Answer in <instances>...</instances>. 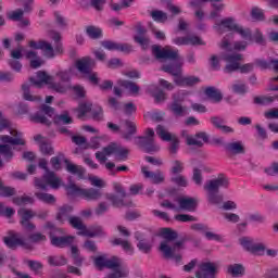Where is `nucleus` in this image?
Returning <instances> with one entry per match:
<instances>
[{"label":"nucleus","instance_id":"obj_1","mask_svg":"<svg viewBox=\"0 0 278 278\" xmlns=\"http://www.w3.org/2000/svg\"><path fill=\"white\" fill-rule=\"evenodd\" d=\"M220 188H229V178L225 174H219L216 178L210 179L204 184L211 205H220L225 198L220 194Z\"/></svg>","mask_w":278,"mask_h":278},{"label":"nucleus","instance_id":"obj_2","mask_svg":"<svg viewBox=\"0 0 278 278\" xmlns=\"http://www.w3.org/2000/svg\"><path fill=\"white\" fill-rule=\"evenodd\" d=\"M222 60H224V62H227L224 68L225 73H236V71H240V73L247 74L251 73L255 66L253 63L240 65V62H242L243 60V56L240 53L224 54L222 56Z\"/></svg>","mask_w":278,"mask_h":278},{"label":"nucleus","instance_id":"obj_3","mask_svg":"<svg viewBox=\"0 0 278 278\" xmlns=\"http://www.w3.org/2000/svg\"><path fill=\"white\" fill-rule=\"evenodd\" d=\"M114 193H106L105 199L106 201H111L113 207H132L134 202L131 200H125L127 199V192L125 191V188H123V185L121 182L113 184Z\"/></svg>","mask_w":278,"mask_h":278},{"label":"nucleus","instance_id":"obj_4","mask_svg":"<svg viewBox=\"0 0 278 278\" xmlns=\"http://www.w3.org/2000/svg\"><path fill=\"white\" fill-rule=\"evenodd\" d=\"M154 137L155 131L153 128H148L146 130V136L136 137L135 144L146 153H157V151H160V146L155 143Z\"/></svg>","mask_w":278,"mask_h":278},{"label":"nucleus","instance_id":"obj_5","mask_svg":"<svg viewBox=\"0 0 278 278\" xmlns=\"http://www.w3.org/2000/svg\"><path fill=\"white\" fill-rule=\"evenodd\" d=\"M66 190L68 194H78V197H81L83 199H86V201H99L103 197V193L101 190L89 188V189H81L77 187V185L71 182Z\"/></svg>","mask_w":278,"mask_h":278},{"label":"nucleus","instance_id":"obj_6","mask_svg":"<svg viewBox=\"0 0 278 278\" xmlns=\"http://www.w3.org/2000/svg\"><path fill=\"white\" fill-rule=\"evenodd\" d=\"M48 186H51L53 190H58L62 186V179L53 172H47L42 178H35V188H38V190H47Z\"/></svg>","mask_w":278,"mask_h":278},{"label":"nucleus","instance_id":"obj_7","mask_svg":"<svg viewBox=\"0 0 278 278\" xmlns=\"http://www.w3.org/2000/svg\"><path fill=\"white\" fill-rule=\"evenodd\" d=\"M156 134L161 137V140L169 142V153L172 155L177 154V151H179V138H177V135L168 132L166 127H164L163 125H157Z\"/></svg>","mask_w":278,"mask_h":278},{"label":"nucleus","instance_id":"obj_8","mask_svg":"<svg viewBox=\"0 0 278 278\" xmlns=\"http://www.w3.org/2000/svg\"><path fill=\"white\" fill-rule=\"evenodd\" d=\"M55 114V109L49 106L47 104H42L39 109V112L30 115L31 123H39L40 125H46L47 127H51V121L49 118H53Z\"/></svg>","mask_w":278,"mask_h":278},{"label":"nucleus","instance_id":"obj_9","mask_svg":"<svg viewBox=\"0 0 278 278\" xmlns=\"http://www.w3.org/2000/svg\"><path fill=\"white\" fill-rule=\"evenodd\" d=\"M185 242H186V239L176 241L173 248L170 245H167L166 242H161L160 251L164 253L165 257H170L172 260H176V262H181V255L175 254V252L179 251V249H184Z\"/></svg>","mask_w":278,"mask_h":278},{"label":"nucleus","instance_id":"obj_10","mask_svg":"<svg viewBox=\"0 0 278 278\" xmlns=\"http://www.w3.org/2000/svg\"><path fill=\"white\" fill-rule=\"evenodd\" d=\"M152 54L156 60H179V50H173L168 47L152 46Z\"/></svg>","mask_w":278,"mask_h":278},{"label":"nucleus","instance_id":"obj_11","mask_svg":"<svg viewBox=\"0 0 278 278\" xmlns=\"http://www.w3.org/2000/svg\"><path fill=\"white\" fill-rule=\"evenodd\" d=\"M239 242L245 251L253 253V255H263L266 251V245L264 243H255L253 239L249 237H242L239 239Z\"/></svg>","mask_w":278,"mask_h":278},{"label":"nucleus","instance_id":"obj_12","mask_svg":"<svg viewBox=\"0 0 278 278\" xmlns=\"http://www.w3.org/2000/svg\"><path fill=\"white\" fill-rule=\"evenodd\" d=\"M4 244L8 245L9 249H16V247H23V249H27L31 251V244L27 243L25 239L20 237L17 233L9 232L8 237H3Z\"/></svg>","mask_w":278,"mask_h":278},{"label":"nucleus","instance_id":"obj_13","mask_svg":"<svg viewBox=\"0 0 278 278\" xmlns=\"http://www.w3.org/2000/svg\"><path fill=\"white\" fill-rule=\"evenodd\" d=\"M74 65L78 73H81V75H90V73H92V68L97 66V63L92 58L84 56L81 59H77Z\"/></svg>","mask_w":278,"mask_h":278},{"label":"nucleus","instance_id":"obj_14","mask_svg":"<svg viewBox=\"0 0 278 278\" xmlns=\"http://www.w3.org/2000/svg\"><path fill=\"white\" fill-rule=\"evenodd\" d=\"M177 203L179 205L178 210L182 212H197V205H199L195 198L188 197L177 198Z\"/></svg>","mask_w":278,"mask_h":278},{"label":"nucleus","instance_id":"obj_15","mask_svg":"<svg viewBox=\"0 0 278 278\" xmlns=\"http://www.w3.org/2000/svg\"><path fill=\"white\" fill-rule=\"evenodd\" d=\"M197 278L216 277V265L214 263H202L200 269L195 273Z\"/></svg>","mask_w":278,"mask_h":278},{"label":"nucleus","instance_id":"obj_16","mask_svg":"<svg viewBox=\"0 0 278 278\" xmlns=\"http://www.w3.org/2000/svg\"><path fill=\"white\" fill-rule=\"evenodd\" d=\"M167 110H169V112H172V114L177 118L187 116L188 114V106L181 105L175 94L173 96V102L167 106Z\"/></svg>","mask_w":278,"mask_h":278},{"label":"nucleus","instance_id":"obj_17","mask_svg":"<svg viewBox=\"0 0 278 278\" xmlns=\"http://www.w3.org/2000/svg\"><path fill=\"white\" fill-rule=\"evenodd\" d=\"M50 240L53 247H59L60 249H64V247H68V244H73L75 237L73 236H64L58 237V233L50 231Z\"/></svg>","mask_w":278,"mask_h":278},{"label":"nucleus","instance_id":"obj_18","mask_svg":"<svg viewBox=\"0 0 278 278\" xmlns=\"http://www.w3.org/2000/svg\"><path fill=\"white\" fill-rule=\"evenodd\" d=\"M135 240L138 241L137 249H139V251H141V253H146L147 255H148V253H151V250L153 249V244H151V242L146 240L144 235L142 232L136 231Z\"/></svg>","mask_w":278,"mask_h":278},{"label":"nucleus","instance_id":"obj_19","mask_svg":"<svg viewBox=\"0 0 278 278\" xmlns=\"http://www.w3.org/2000/svg\"><path fill=\"white\" fill-rule=\"evenodd\" d=\"M224 149L228 155H241L245 153L244 143H242V141L226 143Z\"/></svg>","mask_w":278,"mask_h":278},{"label":"nucleus","instance_id":"obj_20","mask_svg":"<svg viewBox=\"0 0 278 278\" xmlns=\"http://www.w3.org/2000/svg\"><path fill=\"white\" fill-rule=\"evenodd\" d=\"M199 138L201 140H199ZM186 142L189 147H203V142H210V137L206 132H198L194 137L187 135Z\"/></svg>","mask_w":278,"mask_h":278},{"label":"nucleus","instance_id":"obj_21","mask_svg":"<svg viewBox=\"0 0 278 278\" xmlns=\"http://www.w3.org/2000/svg\"><path fill=\"white\" fill-rule=\"evenodd\" d=\"M73 213V206L68 204H64L58 208V213L55 215V220L64 225L68 218H71V214Z\"/></svg>","mask_w":278,"mask_h":278},{"label":"nucleus","instance_id":"obj_22","mask_svg":"<svg viewBox=\"0 0 278 278\" xmlns=\"http://www.w3.org/2000/svg\"><path fill=\"white\" fill-rule=\"evenodd\" d=\"M141 172L146 179H151L152 184H164V173L162 170H156V173L150 172L149 167H141Z\"/></svg>","mask_w":278,"mask_h":278},{"label":"nucleus","instance_id":"obj_23","mask_svg":"<svg viewBox=\"0 0 278 278\" xmlns=\"http://www.w3.org/2000/svg\"><path fill=\"white\" fill-rule=\"evenodd\" d=\"M67 173L72 175H77L78 179H84L86 175V168L81 167V165H76L71 163L67 159L64 160Z\"/></svg>","mask_w":278,"mask_h":278},{"label":"nucleus","instance_id":"obj_24","mask_svg":"<svg viewBox=\"0 0 278 278\" xmlns=\"http://www.w3.org/2000/svg\"><path fill=\"white\" fill-rule=\"evenodd\" d=\"M37 78L39 80H36V78H30V84L35 86L36 88H42L43 84H51V76H49L46 72L39 71L37 73Z\"/></svg>","mask_w":278,"mask_h":278},{"label":"nucleus","instance_id":"obj_25","mask_svg":"<svg viewBox=\"0 0 278 278\" xmlns=\"http://www.w3.org/2000/svg\"><path fill=\"white\" fill-rule=\"evenodd\" d=\"M211 123L216 127V129H220L223 134H233V128L225 125V118L220 116L211 117Z\"/></svg>","mask_w":278,"mask_h":278},{"label":"nucleus","instance_id":"obj_26","mask_svg":"<svg viewBox=\"0 0 278 278\" xmlns=\"http://www.w3.org/2000/svg\"><path fill=\"white\" fill-rule=\"evenodd\" d=\"M78 236H86L87 238H97V236H105V232L103 231V228L100 226L90 229H88V227L85 226L81 229V231L78 232Z\"/></svg>","mask_w":278,"mask_h":278},{"label":"nucleus","instance_id":"obj_27","mask_svg":"<svg viewBox=\"0 0 278 278\" xmlns=\"http://www.w3.org/2000/svg\"><path fill=\"white\" fill-rule=\"evenodd\" d=\"M175 84H177V86H197V84H199L201 81L200 77L197 76H187V77H177L174 79Z\"/></svg>","mask_w":278,"mask_h":278},{"label":"nucleus","instance_id":"obj_28","mask_svg":"<svg viewBox=\"0 0 278 278\" xmlns=\"http://www.w3.org/2000/svg\"><path fill=\"white\" fill-rule=\"evenodd\" d=\"M216 27H217V31L223 34L222 31L223 27L228 29V31H236V29L238 28V24H236V21L232 17H227L225 20H222L219 24H216Z\"/></svg>","mask_w":278,"mask_h":278},{"label":"nucleus","instance_id":"obj_29","mask_svg":"<svg viewBox=\"0 0 278 278\" xmlns=\"http://www.w3.org/2000/svg\"><path fill=\"white\" fill-rule=\"evenodd\" d=\"M71 254L74 266H77V268H81L84 266V256H81V253L79 252V248L77 245L71 247Z\"/></svg>","mask_w":278,"mask_h":278},{"label":"nucleus","instance_id":"obj_30","mask_svg":"<svg viewBox=\"0 0 278 278\" xmlns=\"http://www.w3.org/2000/svg\"><path fill=\"white\" fill-rule=\"evenodd\" d=\"M125 126L127 131L122 135V138H124V140H131V138H134V136H136L137 132L136 123L126 119Z\"/></svg>","mask_w":278,"mask_h":278},{"label":"nucleus","instance_id":"obj_31","mask_svg":"<svg viewBox=\"0 0 278 278\" xmlns=\"http://www.w3.org/2000/svg\"><path fill=\"white\" fill-rule=\"evenodd\" d=\"M111 243L113 247H122L126 253H134V247H131V243L128 240L122 239V238H115L111 240Z\"/></svg>","mask_w":278,"mask_h":278},{"label":"nucleus","instance_id":"obj_32","mask_svg":"<svg viewBox=\"0 0 278 278\" xmlns=\"http://www.w3.org/2000/svg\"><path fill=\"white\" fill-rule=\"evenodd\" d=\"M204 92L206 97L215 101V103H220L223 101V93L215 87H207Z\"/></svg>","mask_w":278,"mask_h":278},{"label":"nucleus","instance_id":"obj_33","mask_svg":"<svg viewBox=\"0 0 278 278\" xmlns=\"http://www.w3.org/2000/svg\"><path fill=\"white\" fill-rule=\"evenodd\" d=\"M161 236L162 238H164L166 242L167 247H168V242H173V240H177V238H179V233H177V231L173 230L172 228H163L161 230Z\"/></svg>","mask_w":278,"mask_h":278},{"label":"nucleus","instance_id":"obj_34","mask_svg":"<svg viewBox=\"0 0 278 278\" xmlns=\"http://www.w3.org/2000/svg\"><path fill=\"white\" fill-rule=\"evenodd\" d=\"M118 86H122V88H126V90H129L131 94H138L140 92V87L138 84L131 81V80H118Z\"/></svg>","mask_w":278,"mask_h":278},{"label":"nucleus","instance_id":"obj_35","mask_svg":"<svg viewBox=\"0 0 278 278\" xmlns=\"http://www.w3.org/2000/svg\"><path fill=\"white\" fill-rule=\"evenodd\" d=\"M86 34L92 40H99V38L103 36V30L100 27H97L94 25H89L86 27Z\"/></svg>","mask_w":278,"mask_h":278},{"label":"nucleus","instance_id":"obj_36","mask_svg":"<svg viewBox=\"0 0 278 278\" xmlns=\"http://www.w3.org/2000/svg\"><path fill=\"white\" fill-rule=\"evenodd\" d=\"M39 49L41 51H43V55L46 58H49V59L55 58V52L53 50V46H51L50 42L45 41V40H40Z\"/></svg>","mask_w":278,"mask_h":278},{"label":"nucleus","instance_id":"obj_37","mask_svg":"<svg viewBox=\"0 0 278 278\" xmlns=\"http://www.w3.org/2000/svg\"><path fill=\"white\" fill-rule=\"evenodd\" d=\"M17 214L21 218L20 223L31 222V218H34L36 216V212H34L29 208H20L17 211Z\"/></svg>","mask_w":278,"mask_h":278},{"label":"nucleus","instance_id":"obj_38","mask_svg":"<svg viewBox=\"0 0 278 278\" xmlns=\"http://www.w3.org/2000/svg\"><path fill=\"white\" fill-rule=\"evenodd\" d=\"M35 197H37V199L39 201H42V203H47V205H55V195L50 194V193H45V192H36Z\"/></svg>","mask_w":278,"mask_h":278},{"label":"nucleus","instance_id":"obj_39","mask_svg":"<svg viewBox=\"0 0 278 278\" xmlns=\"http://www.w3.org/2000/svg\"><path fill=\"white\" fill-rule=\"evenodd\" d=\"M77 118H84L88 112H92V104L90 102H81L76 109Z\"/></svg>","mask_w":278,"mask_h":278},{"label":"nucleus","instance_id":"obj_40","mask_svg":"<svg viewBox=\"0 0 278 278\" xmlns=\"http://www.w3.org/2000/svg\"><path fill=\"white\" fill-rule=\"evenodd\" d=\"M127 157H129V149L123 148L119 144H117V148L115 150V161L125 162Z\"/></svg>","mask_w":278,"mask_h":278},{"label":"nucleus","instance_id":"obj_41","mask_svg":"<svg viewBox=\"0 0 278 278\" xmlns=\"http://www.w3.org/2000/svg\"><path fill=\"white\" fill-rule=\"evenodd\" d=\"M161 71H164V73H168L169 75H173V77H179L181 75V65H163L161 67Z\"/></svg>","mask_w":278,"mask_h":278},{"label":"nucleus","instance_id":"obj_42","mask_svg":"<svg viewBox=\"0 0 278 278\" xmlns=\"http://www.w3.org/2000/svg\"><path fill=\"white\" fill-rule=\"evenodd\" d=\"M255 64L257 66H260L261 68H274V71H276V73H278V60L277 59H273L270 60V62H266L264 60H256Z\"/></svg>","mask_w":278,"mask_h":278},{"label":"nucleus","instance_id":"obj_43","mask_svg":"<svg viewBox=\"0 0 278 278\" xmlns=\"http://www.w3.org/2000/svg\"><path fill=\"white\" fill-rule=\"evenodd\" d=\"M150 16H152L153 21L156 23H166L168 21V14L160 10L152 11Z\"/></svg>","mask_w":278,"mask_h":278},{"label":"nucleus","instance_id":"obj_44","mask_svg":"<svg viewBox=\"0 0 278 278\" xmlns=\"http://www.w3.org/2000/svg\"><path fill=\"white\" fill-rule=\"evenodd\" d=\"M53 121L54 125H71L73 123V118L68 116V112L54 116Z\"/></svg>","mask_w":278,"mask_h":278},{"label":"nucleus","instance_id":"obj_45","mask_svg":"<svg viewBox=\"0 0 278 278\" xmlns=\"http://www.w3.org/2000/svg\"><path fill=\"white\" fill-rule=\"evenodd\" d=\"M68 224L71 227H73V229H77L78 231H81L86 227V224H84L81 217L77 216H71L68 218Z\"/></svg>","mask_w":278,"mask_h":278},{"label":"nucleus","instance_id":"obj_46","mask_svg":"<svg viewBox=\"0 0 278 278\" xmlns=\"http://www.w3.org/2000/svg\"><path fill=\"white\" fill-rule=\"evenodd\" d=\"M67 260L64 256H49L48 263L50 266H66Z\"/></svg>","mask_w":278,"mask_h":278},{"label":"nucleus","instance_id":"obj_47","mask_svg":"<svg viewBox=\"0 0 278 278\" xmlns=\"http://www.w3.org/2000/svg\"><path fill=\"white\" fill-rule=\"evenodd\" d=\"M22 90L25 101H42V98L29 93V85H22Z\"/></svg>","mask_w":278,"mask_h":278},{"label":"nucleus","instance_id":"obj_48","mask_svg":"<svg viewBox=\"0 0 278 278\" xmlns=\"http://www.w3.org/2000/svg\"><path fill=\"white\" fill-rule=\"evenodd\" d=\"M123 266V263L121 262V258L117 256H112L111 258H106V268L110 270H115L116 268H121Z\"/></svg>","mask_w":278,"mask_h":278},{"label":"nucleus","instance_id":"obj_49","mask_svg":"<svg viewBox=\"0 0 278 278\" xmlns=\"http://www.w3.org/2000/svg\"><path fill=\"white\" fill-rule=\"evenodd\" d=\"M114 273H111L108 275V278H125L128 277L129 270H127L125 267H117L116 269H113Z\"/></svg>","mask_w":278,"mask_h":278},{"label":"nucleus","instance_id":"obj_50","mask_svg":"<svg viewBox=\"0 0 278 278\" xmlns=\"http://www.w3.org/2000/svg\"><path fill=\"white\" fill-rule=\"evenodd\" d=\"M93 264L96 268H98V270H103V268H106L108 266V255L103 254V255L97 256L93 260Z\"/></svg>","mask_w":278,"mask_h":278},{"label":"nucleus","instance_id":"obj_51","mask_svg":"<svg viewBox=\"0 0 278 278\" xmlns=\"http://www.w3.org/2000/svg\"><path fill=\"white\" fill-rule=\"evenodd\" d=\"M39 147L42 155H53L54 153L53 147H51L49 141L47 140L40 141Z\"/></svg>","mask_w":278,"mask_h":278},{"label":"nucleus","instance_id":"obj_52","mask_svg":"<svg viewBox=\"0 0 278 278\" xmlns=\"http://www.w3.org/2000/svg\"><path fill=\"white\" fill-rule=\"evenodd\" d=\"M16 194V189L13 187L3 186L0 181V197H14Z\"/></svg>","mask_w":278,"mask_h":278},{"label":"nucleus","instance_id":"obj_53","mask_svg":"<svg viewBox=\"0 0 278 278\" xmlns=\"http://www.w3.org/2000/svg\"><path fill=\"white\" fill-rule=\"evenodd\" d=\"M228 273L232 275V277H238V275H244V266L240 264L229 265Z\"/></svg>","mask_w":278,"mask_h":278},{"label":"nucleus","instance_id":"obj_54","mask_svg":"<svg viewBox=\"0 0 278 278\" xmlns=\"http://www.w3.org/2000/svg\"><path fill=\"white\" fill-rule=\"evenodd\" d=\"M170 173L172 175H181V173H184V162L179 160L173 161Z\"/></svg>","mask_w":278,"mask_h":278},{"label":"nucleus","instance_id":"obj_55","mask_svg":"<svg viewBox=\"0 0 278 278\" xmlns=\"http://www.w3.org/2000/svg\"><path fill=\"white\" fill-rule=\"evenodd\" d=\"M28 240L34 244H40V242H47V236L42 235V232H35L28 236Z\"/></svg>","mask_w":278,"mask_h":278},{"label":"nucleus","instance_id":"obj_56","mask_svg":"<svg viewBox=\"0 0 278 278\" xmlns=\"http://www.w3.org/2000/svg\"><path fill=\"white\" fill-rule=\"evenodd\" d=\"M175 220L178 223H197V217L189 214H178L175 216Z\"/></svg>","mask_w":278,"mask_h":278},{"label":"nucleus","instance_id":"obj_57","mask_svg":"<svg viewBox=\"0 0 278 278\" xmlns=\"http://www.w3.org/2000/svg\"><path fill=\"white\" fill-rule=\"evenodd\" d=\"M235 31L240 36H242V38H245V40H253V36L251 35V29L249 28L244 29L242 26L238 25Z\"/></svg>","mask_w":278,"mask_h":278},{"label":"nucleus","instance_id":"obj_58","mask_svg":"<svg viewBox=\"0 0 278 278\" xmlns=\"http://www.w3.org/2000/svg\"><path fill=\"white\" fill-rule=\"evenodd\" d=\"M108 210H110V204H108V202H100L98 206L94 208V214L97 216H103V214H105Z\"/></svg>","mask_w":278,"mask_h":278},{"label":"nucleus","instance_id":"obj_59","mask_svg":"<svg viewBox=\"0 0 278 278\" xmlns=\"http://www.w3.org/2000/svg\"><path fill=\"white\" fill-rule=\"evenodd\" d=\"M192 181H194V184L197 186H202L203 185V173L201 172V169H199L197 167L193 168Z\"/></svg>","mask_w":278,"mask_h":278},{"label":"nucleus","instance_id":"obj_60","mask_svg":"<svg viewBox=\"0 0 278 278\" xmlns=\"http://www.w3.org/2000/svg\"><path fill=\"white\" fill-rule=\"evenodd\" d=\"M91 117L93 121L103 119V109L101 106H94L91 109Z\"/></svg>","mask_w":278,"mask_h":278},{"label":"nucleus","instance_id":"obj_61","mask_svg":"<svg viewBox=\"0 0 278 278\" xmlns=\"http://www.w3.org/2000/svg\"><path fill=\"white\" fill-rule=\"evenodd\" d=\"M173 184H176V186H179L180 188L188 187V180L186 179V176L178 175L176 177L172 178Z\"/></svg>","mask_w":278,"mask_h":278},{"label":"nucleus","instance_id":"obj_62","mask_svg":"<svg viewBox=\"0 0 278 278\" xmlns=\"http://www.w3.org/2000/svg\"><path fill=\"white\" fill-rule=\"evenodd\" d=\"M186 37H187L188 45H191L193 47H197L199 45H205V42H203V40L200 39V37L197 35H188Z\"/></svg>","mask_w":278,"mask_h":278},{"label":"nucleus","instance_id":"obj_63","mask_svg":"<svg viewBox=\"0 0 278 278\" xmlns=\"http://www.w3.org/2000/svg\"><path fill=\"white\" fill-rule=\"evenodd\" d=\"M50 90H54V92H59L60 94H64L66 92V87L60 83H50Z\"/></svg>","mask_w":278,"mask_h":278},{"label":"nucleus","instance_id":"obj_64","mask_svg":"<svg viewBox=\"0 0 278 278\" xmlns=\"http://www.w3.org/2000/svg\"><path fill=\"white\" fill-rule=\"evenodd\" d=\"M135 42H137L138 45H140V47H142V49H147L149 47V37L147 36H135L134 38Z\"/></svg>","mask_w":278,"mask_h":278}]
</instances>
